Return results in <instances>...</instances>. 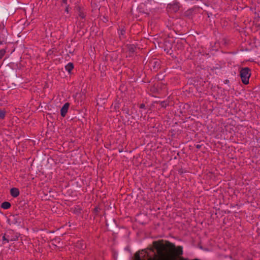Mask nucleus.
I'll use <instances>...</instances> for the list:
<instances>
[{
  "mask_svg": "<svg viewBox=\"0 0 260 260\" xmlns=\"http://www.w3.org/2000/svg\"><path fill=\"white\" fill-rule=\"evenodd\" d=\"M126 47L130 53H134L136 49V47L134 44H127Z\"/></svg>",
  "mask_w": 260,
  "mask_h": 260,
  "instance_id": "2eb2a0df",
  "label": "nucleus"
},
{
  "mask_svg": "<svg viewBox=\"0 0 260 260\" xmlns=\"http://www.w3.org/2000/svg\"><path fill=\"white\" fill-rule=\"evenodd\" d=\"M65 69L68 72L69 75L72 74V71L74 68V65L73 62H69L66 66H65Z\"/></svg>",
  "mask_w": 260,
  "mask_h": 260,
  "instance_id": "4468645a",
  "label": "nucleus"
},
{
  "mask_svg": "<svg viewBox=\"0 0 260 260\" xmlns=\"http://www.w3.org/2000/svg\"><path fill=\"white\" fill-rule=\"evenodd\" d=\"M157 104H159L161 108H166L167 106L169 105V101H159L157 102Z\"/></svg>",
  "mask_w": 260,
  "mask_h": 260,
  "instance_id": "a211bd4d",
  "label": "nucleus"
},
{
  "mask_svg": "<svg viewBox=\"0 0 260 260\" xmlns=\"http://www.w3.org/2000/svg\"><path fill=\"white\" fill-rule=\"evenodd\" d=\"M10 194L14 198H16L19 196L20 194L19 189L16 187H13L10 189Z\"/></svg>",
  "mask_w": 260,
  "mask_h": 260,
  "instance_id": "f8f14e48",
  "label": "nucleus"
},
{
  "mask_svg": "<svg viewBox=\"0 0 260 260\" xmlns=\"http://www.w3.org/2000/svg\"><path fill=\"white\" fill-rule=\"evenodd\" d=\"M26 204H27L25 202L24 203L23 205L25 206Z\"/></svg>",
  "mask_w": 260,
  "mask_h": 260,
  "instance_id": "473e14b6",
  "label": "nucleus"
},
{
  "mask_svg": "<svg viewBox=\"0 0 260 260\" xmlns=\"http://www.w3.org/2000/svg\"><path fill=\"white\" fill-rule=\"evenodd\" d=\"M6 52L5 49H2L0 50V59H2Z\"/></svg>",
  "mask_w": 260,
  "mask_h": 260,
  "instance_id": "5701e85b",
  "label": "nucleus"
},
{
  "mask_svg": "<svg viewBox=\"0 0 260 260\" xmlns=\"http://www.w3.org/2000/svg\"><path fill=\"white\" fill-rule=\"evenodd\" d=\"M120 103L119 100H116L114 102V105L113 106V109L115 111H117L118 110L120 107Z\"/></svg>",
  "mask_w": 260,
  "mask_h": 260,
  "instance_id": "aec40b11",
  "label": "nucleus"
},
{
  "mask_svg": "<svg viewBox=\"0 0 260 260\" xmlns=\"http://www.w3.org/2000/svg\"><path fill=\"white\" fill-rule=\"evenodd\" d=\"M19 236L20 234L17 233H15L14 230H9L2 237L3 244L9 243L10 241H17L18 240Z\"/></svg>",
  "mask_w": 260,
  "mask_h": 260,
  "instance_id": "f257e3e1",
  "label": "nucleus"
},
{
  "mask_svg": "<svg viewBox=\"0 0 260 260\" xmlns=\"http://www.w3.org/2000/svg\"><path fill=\"white\" fill-rule=\"evenodd\" d=\"M22 219L18 214L11 215L8 219L7 221L10 225H19L21 222Z\"/></svg>",
  "mask_w": 260,
  "mask_h": 260,
  "instance_id": "39448f33",
  "label": "nucleus"
},
{
  "mask_svg": "<svg viewBox=\"0 0 260 260\" xmlns=\"http://www.w3.org/2000/svg\"><path fill=\"white\" fill-rule=\"evenodd\" d=\"M145 254L144 255L143 257L142 258L140 256V251H137L134 254V260H145Z\"/></svg>",
  "mask_w": 260,
  "mask_h": 260,
  "instance_id": "dca6fc26",
  "label": "nucleus"
},
{
  "mask_svg": "<svg viewBox=\"0 0 260 260\" xmlns=\"http://www.w3.org/2000/svg\"><path fill=\"white\" fill-rule=\"evenodd\" d=\"M122 111L125 113L126 114L128 115H130L131 114L129 113V108L127 106L124 105L123 107L122 108Z\"/></svg>",
  "mask_w": 260,
  "mask_h": 260,
  "instance_id": "412c9836",
  "label": "nucleus"
},
{
  "mask_svg": "<svg viewBox=\"0 0 260 260\" xmlns=\"http://www.w3.org/2000/svg\"><path fill=\"white\" fill-rule=\"evenodd\" d=\"M67 5V6H66V8H65L64 11H65V12H67V13H69V9L70 6H69V5Z\"/></svg>",
  "mask_w": 260,
  "mask_h": 260,
  "instance_id": "a878e982",
  "label": "nucleus"
},
{
  "mask_svg": "<svg viewBox=\"0 0 260 260\" xmlns=\"http://www.w3.org/2000/svg\"><path fill=\"white\" fill-rule=\"evenodd\" d=\"M67 1L68 0H62V3L63 4L67 5Z\"/></svg>",
  "mask_w": 260,
  "mask_h": 260,
  "instance_id": "c756f323",
  "label": "nucleus"
},
{
  "mask_svg": "<svg viewBox=\"0 0 260 260\" xmlns=\"http://www.w3.org/2000/svg\"><path fill=\"white\" fill-rule=\"evenodd\" d=\"M220 68H221L220 66H218L217 67H214V69H212V70H213L214 69H215V70H216V69L218 70V69H220Z\"/></svg>",
  "mask_w": 260,
  "mask_h": 260,
  "instance_id": "c85d7f7f",
  "label": "nucleus"
},
{
  "mask_svg": "<svg viewBox=\"0 0 260 260\" xmlns=\"http://www.w3.org/2000/svg\"><path fill=\"white\" fill-rule=\"evenodd\" d=\"M181 7V5L179 2L174 1L167 5L166 9L168 13H176L179 11Z\"/></svg>",
  "mask_w": 260,
  "mask_h": 260,
  "instance_id": "7ed1b4c3",
  "label": "nucleus"
},
{
  "mask_svg": "<svg viewBox=\"0 0 260 260\" xmlns=\"http://www.w3.org/2000/svg\"><path fill=\"white\" fill-rule=\"evenodd\" d=\"M140 109H146V106L144 103L141 104L139 106Z\"/></svg>",
  "mask_w": 260,
  "mask_h": 260,
  "instance_id": "393cba45",
  "label": "nucleus"
},
{
  "mask_svg": "<svg viewBox=\"0 0 260 260\" xmlns=\"http://www.w3.org/2000/svg\"><path fill=\"white\" fill-rule=\"evenodd\" d=\"M6 116V111L4 110H0V119H3Z\"/></svg>",
  "mask_w": 260,
  "mask_h": 260,
  "instance_id": "4be33fe9",
  "label": "nucleus"
},
{
  "mask_svg": "<svg viewBox=\"0 0 260 260\" xmlns=\"http://www.w3.org/2000/svg\"><path fill=\"white\" fill-rule=\"evenodd\" d=\"M142 252H144V253H147V251H146L145 249L142 250L141 251V254H143V253H142Z\"/></svg>",
  "mask_w": 260,
  "mask_h": 260,
  "instance_id": "7c9ffc66",
  "label": "nucleus"
},
{
  "mask_svg": "<svg viewBox=\"0 0 260 260\" xmlns=\"http://www.w3.org/2000/svg\"><path fill=\"white\" fill-rule=\"evenodd\" d=\"M229 82V80H225V82H226V83H228V82Z\"/></svg>",
  "mask_w": 260,
  "mask_h": 260,
  "instance_id": "2f4dec72",
  "label": "nucleus"
},
{
  "mask_svg": "<svg viewBox=\"0 0 260 260\" xmlns=\"http://www.w3.org/2000/svg\"><path fill=\"white\" fill-rule=\"evenodd\" d=\"M70 107L69 103H66L60 109V115L62 117H64L68 112Z\"/></svg>",
  "mask_w": 260,
  "mask_h": 260,
  "instance_id": "9d476101",
  "label": "nucleus"
},
{
  "mask_svg": "<svg viewBox=\"0 0 260 260\" xmlns=\"http://www.w3.org/2000/svg\"><path fill=\"white\" fill-rule=\"evenodd\" d=\"M194 146H195L196 148H197L198 149H199L202 147V145L197 144V145H195Z\"/></svg>",
  "mask_w": 260,
  "mask_h": 260,
  "instance_id": "bb28decb",
  "label": "nucleus"
},
{
  "mask_svg": "<svg viewBox=\"0 0 260 260\" xmlns=\"http://www.w3.org/2000/svg\"><path fill=\"white\" fill-rule=\"evenodd\" d=\"M178 173L180 175L186 173V171L184 170L183 168H180L178 170Z\"/></svg>",
  "mask_w": 260,
  "mask_h": 260,
  "instance_id": "b1692460",
  "label": "nucleus"
},
{
  "mask_svg": "<svg viewBox=\"0 0 260 260\" xmlns=\"http://www.w3.org/2000/svg\"><path fill=\"white\" fill-rule=\"evenodd\" d=\"M11 203L7 201L4 202L3 203H2L1 205V208H2L4 209H8L11 207Z\"/></svg>",
  "mask_w": 260,
  "mask_h": 260,
  "instance_id": "f3484780",
  "label": "nucleus"
},
{
  "mask_svg": "<svg viewBox=\"0 0 260 260\" xmlns=\"http://www.w3.org/2000/svg\"><path fill=\"white\" fill-rule=\"evenodd\" d=\"M164 43L165 45V51H166L168 54H171L173 52V51L171 50L172 46V42H170L169 39H166L165 40Z\"/></svg>",
  "mask_w": 260,
  "mask_h": 260,
  "instance_id": "6e6552de",
  "label": "nucleus"
},
{
  "mask_svg": "<svg viewBox=\"0 0 260 260\" xmlns=\"http://www.w3.org/2000/svg\"><path fill=\"white\" fill-rule=\"evenodd\" d=\"M207 14H208V17H209V14H208V13H207Z\"/></svg>",
  "mask_w": 260,
  "mask_h": 260,
  "instance_id": "72a5a7b5",
  "label": "nucleus"
},
{
  "mask_svg": "<svg viewBox=\"0 0 260 260\" xmlns=\"http://www.w3.org/2000/svg\"><path fill=\"white\" fill-rule=\"evenodd\" d=\"M101 210V209L98 207V206H96L92 210V213L94 214V218H95V217H96L98 214H99V211Z\"/></svg>",
  "mask_w": 260,
  "mask_h": 260,
  "instance_id": "6ab92c4d",
  "label": "nucleus"
},
{
  "mask_svg": "<svg viewBox=\"0 0 260 260\" xmlns=\"http://www.w3.org/2000/svg\"><path fill=\"white\" fill-rule=\"evenodd\" d=\"M8 32L3 22L0 23V45L7 43Z\"/></svg>",
  "mask_w": 260,
  "mask_h": 260,
  "instance_id": "20e7f679",
  "label": "nucleus"
},
{
  "mask_svg": "<svg viewBox=\"0 0 260 260\" xmlns=\"http://www.w3.org/2000/svg\"><path fill=\"white\" fill-rule=\"evenodd\" d=\"M240 76L242 83L245 85L248 84L251 76L250 69L248 67L242 68L240 71Z\"/></svg>",
  "mask_w": 260,
  "mask_h": 260,
  "instance_id": "f03ea898",
  "label": "nucleus"
},
{
  "mask_svg": "<svg viewBox=\"0 0 260 260\" xmlns=\"http://www.w3.org/2000/svg\"><path fill=\"white\" fill-rule=\"evenodd\" d=\"M75 10L78 13V16L79 17L82 19H85L86 17V14L84 12L85 10L83 7H82L79 5H77L75 7Z\"/></svg>",
  "mask_w": 260,
  "mask_h": 260,
  "instance_id": "0eeeda50",
  "label": "nucleus"
},
{
  "mask_svg": "<svg viewBox=\"0 0 260 260\" xmlns=\"http://www.w3.org/2000/svg\"><path fill=\"white\" fill-rule=\"evenodd\" d=\"M201 9L199 7H193L186 11L184 13V16L188 18H192V16L196 14L199 13Z\"/></svg>",
  "mask_w": 260,
  "mask_h": 260,
  "instance_id": "423d86ee",
  "label": "nucleus"
},
{
  "mask_svg": "<svg viewBox=\"0 0 260 260\" xmlns=\"http://www.w3.org/2000/svg\"><path fill=\"white\" fill-rule=\"evenodd\" d=\"M75 247L78 249L84 250L86 246L83 240H78L75 244Z\"/></svg>",
  "mask_w": 260,
  "mask_h": 260,
  "instance_id": "9b49d317",
  "label": "nucleus"
},
{
  "mask_svg": "<svg viewBox=\"0 0 260 260\" xmlns=\"http://www.w3.org/2000/svg\"><path fill=\"white\" fill-rule=\"evenodd\" d=\"M150 63L152 65L153 70L155 71L160 68V61L158 59L152 60L150 62Z\"/></svg>",
  "mask_w": 260,
  "mask_h": 260,
  "instance_id": "1a4fd4ad",
  "label": "nucleus"
},
{
  "mask_svg": "<svg viewBox=\"0 0 260 260\" xmlns=\"http://www.w3.org/2000/svg\"><path fill=\"white\" fill-rule=\"evenodd\" d=\"M53 53V51L49 50L48 52V55H51Z\"/></svg>",
  "mask_w": 260,
  "mask_h": 260,
  "instance_id": "cd10ccee",
  "label": "nucleus"
},
{
  "mask_svg": "<svg viewBox=\"0 0 260 260\" xmlns=\"http://www.w3.org/2000/svg\"><path fill=\"white\" fill-rule=\"evenodd\" d=\"M125 33L126 29L124 28V27H123L122 28H119L118 29V34L119 35V38L121 40L126 39Z\"/></svg>",
  "mask_w": 260,
  "mask_h": 260,
  "instance_id": "ddd939ff",
  "label": "nucleus"
}]
</instances>
